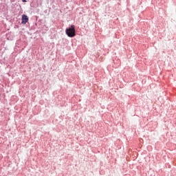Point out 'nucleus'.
<instances>
[{
	"instance_id": "f257e3e1",
	"label": "nucleus",
	"mask_w": 176,
	"mask_h": 176,
	"mask_svg": "<svg viewBox=\"0 0 176 176\" xmlns=\"http://www.w3.org/2000/svg\"><path fill=\"white\" fill-rule=\"evenodd\" d=\"M65 33L69 38H74L76 33L75 32V25H72L69 28H67L65 30Z\"/></svg>"
},
{
	"instance_id": "f03ea898",
	"label": "nucleus",
	"mask_w": 176,
	"mask_h": 176,
	"mask_svg": "<svg viewBox=\"0 0 176 176\" xmlns=\"http://www.w3.org/2000/svg\"><path fill=\"white\" fill-rule=\"evenodd\" d=\"M22 24H27L28 23V16L25 14L22 16Z\"/></svg>"
},
{
	"instance_id": "7ed1b4c3",
	"label": "nucleus",
	"mask_w": 176,
	"mask_h": 176,
	"mask_svg": "<svg viewBox=\"0 0 176 176\" xmlns=\"http://www.w3.org/2000/svg\"><path fill=\"white\" fill-rule=\"evenodd\" d=\"M22 2H27V0H22Z\"/></svg>"
}]
</instances>
